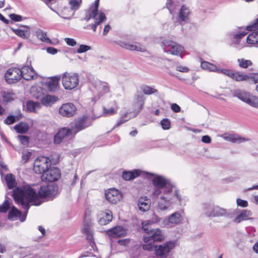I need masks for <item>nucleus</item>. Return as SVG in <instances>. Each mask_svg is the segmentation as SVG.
<instances>
[{
	"instance_id": "1",
	"label": "nucleus",
	"mask_w": 258,
	"mask_h": 258,
	"mask_svg": "<svg viewBox=\"0 0 258 258\" xmlns=\"http://www.w3.org/2000/svg\"><path fill=\"white\" fill-rule=\"evenodd\" d=\"M13 197L16 203L20 204L25 211L24 216H22V212L16 207L13 206L9 212L8 216L11 221H16L19 219L21 222H24L30 206H38L40 204L38 196L30 187H18L14 189Z\"/></svg>"
},
{
	"instance_id": "2",
	"label": "nucleus",
	"mask_w": 258,
	"mask_h": 258,
	"mask_svg": "<svg viewBox=\"0 0 258 258\" xmlns=\"http://www.w3.org/2000/svg\"><path fill=\"white\" fill-rule=\"evenodd\" d=\"M155 187L163 188V194L168 195L174 190V196L181 206L185 205L187 201L186 197L183 196L180 191L175 188V185L170 180L162 176L156 175L152 180Z\"/></svg>"
},
{
	"instance_id": "3",
	"label": "nucleus",
	"mask_w": 258,
	"mask_h": 258,
	"mask_svg": "<svg viewBox=\"0 0 258 258\" xmlns=\"http://www.w3.org/2000/svg\"><path fill=\"white\" fill-rule=\"evenodd\" d=\"M99 0H95L94 5L92 6L87 12L85 20L88 22L92 20L93 22L89 24L91 29L95 32L96 31L97 26L100 24L106 19L104 13L98 12Z\"/></svg>"
},
{
	"instance_id": "4",
	"label": "nucleus",
	"mask_w": 258,
	"mask_h": 258,
	"mask_svg": "<svg viewBox=\"0 0 258 258\" xmlns=\"http://www.w3.org/2000/svg\"><path fill=\"white\" fill-rule=\"evenodd\" d=\"M161 46L164 52L174 55L180 56L184 48L177 42L170 40H164Z\"/></svg>"
},
{
	"instance_id": "5",
	"label": "nucleus",
	"mask_w": 258,
	"mask_h": 258,
	"mask_svg": "<svg viewBox=\"0 0 258 258\" xmlns=\"http://www.w3.org/2000/svg\"><path fill=\"white\" fill-rule=\"evenodd\" d=\"M79 82V76L77 73L65 72L62 75V84L66 90H72L76 88Z\"/></svg>"
},
{
	"instance_id": "6",
	"label": "nucleus",
	"mask_w": 258,
	"mask_h": 258,
	"mask_svg": "<svg viewBox=\"0 0 258 258\" xmlns=\"http://www.w3.org/2000/svg\"><path fill=\"white\" fill-rule=\"evenodd\" d=\"M50 166L51 162L49 158L40 156L34 161L33 170L35 173L42 175Z\"/></svg>"
},
{
	"instance_id": "7",
	"label": "nucleus",
	"mask_w": 258,
	"mask_h": 258,
	"mask_svg": "<svg viewBox=\"0 0 258 258\" xmlns=\"http://www.w3.org/2000/svg\"><path fill=\"white\" fill-rule=\"evenodd\" d=\"M101 115H100V116ZM99 116L100 115L94 114L93 118H91L90 117L86 116H83L82 117L79 118L75 122L74 126L71 127L73 135H75L80 131L90 126L93 120L99 117Z\"/></svg>"
},
{
	"instance_id": "8",
	"label": "nucleus",
	"mask_w": 258,
	"mask_h": 258,
	"mask_svg": "<svg viewBox=\"0 0 258 258\" xmlns=\"http://www.w3.org/2000/svg\"><path fill=\"white\" fill-rule=\"evenodd\" d=\"M60 176V171L58 168L50 167L41 175V178L43 181L52 182L58 180Z\"/></svg>"
},
{
	"instance_id": "9",
	"label": "nucleus",
	"mask_w": 258,
	"mask_h": 258,
	"mask_svg": "<svg viewBox=\"0 0 258 258\" xmlns=\"http://www.w3.org/2000/svg\"><path fill=\"white\" fill-rule=\"evenodd\" d=\"M175 246V243L173 241H168L163 245L155 246L154 247L155 254L161 258H165L169 255L170 251Z\"/></svg>"
},
{
	"instance_id": "10",
	"label": "nucleus",
	"mask_w": 258,
	"mask_h": 258,
	"mask_svg": "<svg viewBox=\"0 0 258 258\" xmlns=\"http://www.w3.org/2000/svg\"><path fill=\"white\" fill-rule=\"evenodd\" d=\"M21 78L20 69L17 68L9 69L5 74V80L9 84L16 83Z\"/></svg>"
},
{
	"instance_id": "11",
	"label": "nucleus",
	"mask_w": 258,
	"mask_h": 258,
	"mask_svg": "<svg viewBox=\"0 0 258 258\" xmlns=\"http://www.w3.org/2000/svg\"><path fill=\"white\" fill-rule=\"evenodd\" d=\"M92 85L95 89L97 96L98 98L102 96L110 91L109 85L105 82L96 80L92 83Z\"/></svg>"
},
{
	"instance_id": "12",
	"label": "nucleus",
	"mask_w": 258,
	"mask_h": 258,
	"mask_svg": "<svg viewBox=\"0 0 258 258\" xmlns=\"http://www.w3.org/2000/svg\"><path fill=\"white\" fill-rule=\"evenodd\" d=\"M57 192L58 188L56 186L53 185H43L40 188L38 194L41 198H51L56 195Z\"/></svg>"
},
{
	"instance_id": "13",
	"label": "nucleus",
	"mask_w": 258,
	"mask_h": 258,
	"mask_svg": "<svg viewBox=\"0 0 258 258\" xmlns=\"http://www.w3.org/2000/svg\"><path fill=\"white\" fill-rule=\"evenodd\" d=\"M147 234L148 236L144 237L145 242H149L150 240L161 241L165 238L164 234L162 231L158 228L151 229Z\"/></svg>"
},
{
	"instance_id": "14",
	"label": "nucleus",
	"mask_w": 258,
	"mask_h": 258,
	"mask_svg": "<svg viewBox=\"0 0 258 258\" xmlns=\"http://www.w3.org/2000/svg\"><path fill=\"white\" fill-rule=\"evenodd\" d=\"M175 203L173 197L170 196V194L168 195L162 196L158 203V208L161 211L167 210L173 203Z\"/></svg>"
},
{
	"instance_id": "15",
	"label": "nucleus",
	"mask_w": 258,
	"mask_h": 258,
	"mask_svg": "<svg viewBox=\"0 0 258 258\" xmlns=\"http://www.w3.org/2000/svg\"><path fill=\"white\" fill-rule=\"evenodd\" d=\"M182 220L181 215L179 212H175L170 215L168 219L164 218L159 224L163 227H170V224H178Z\"/></svg>"
},
{
	"instance_id": "16",
	"label": "nucleus",
	"mask_w": 258,
	"mask_h": 258,
	"mask_svg": "<svg viewBox=\"0 0 258 258\" xmlns=\"http://www.w3.org/2000/svg\"><path fill=\"white\" fill-rule=\"evenodd\" d=\"M105 197L109 202L116 204L122 199V194L118 190L111 188L105 193Z\"/></svg>"
},
{
	"instance_id": "17",
	"label": "nucleus",
	"mask_w": 258,
	"mask_h": 258,
	"mask_svg": "<svg viewBox=\"0 0 258 258\" xmlns=\"http://www.w3.org/2000/svg\"><path fill=\"white\" fill-rule=\"evenodd\" d=\"M76 106L72 103H68L62 104L59 109V113L64 117H72L76 112Z\"/></svg>"
},
{
	"instance_id": "18",
	"label": "nucleus",
	"mask_w": 258,
	"mask_h": 258,
	"mask_svg": "<svg viewBox=\"0 0 258 258\" xmlns=\"http://www.w3.org/2000/svg\"><path fill=\"white\" fill-rule=\"evenodd\" d=\"M220 72L222 74H224L236 81H242L247 80L249 77L247 75L240 74L239 73H234L232 71L228 69H224L223 70L220 71Z\"/></svg>"
},
{
	"instance_id": "19",
	"label": "nucleus",
	"mask_w": 258,
	"mask_h": 258,
	"mask_svg": "<svg viewBox=\"0 0 258 258\" xmlns=\"http://www.w3.org/2000/svg\"><path fill=\"white\" fill-rule=\"evenodd\" d=\"M74 135L72 129L66 127L60 129L54 137V143L59 144L65 138Z\"/></svg>"
},
{
	"instance_id": "20",
	"label": "nucleus",
	"mask_w": 258,
	"mask_h": 258,
	"mask_svg": "<svg viewBox=\"0 0 258 258\" xmlns=\"http://www.w3.org/2000/svg\"><path fill=\"white\" fill-rule=\"evenodd\" d=\"M20 71L21 77L26 80H33L36 77V73L33 69L28 66L22 67Z\"/></svg>"
},
{
	"instance_id": "21",
	"label": "nucleus",
	"mask_w": 258,
	"mask_h": 258,
	"mask_svg": "<svg viewBox=\"0 0 258 258\" xmlns=\"http://www.w3.org/2000/svg\"><path fill=\"white\" fill-rule=\"evenodd\" d=\"M145 99V96L141 92L138 93L135 96L134 106L137 113L134 115L135 116L142 109Z\"/></svg>"
},
{
	"instance_id": "22",
	"label": "nucleus",
	"mask_w": 258,
	"mask_h": 258,
	"mask_svg": "<svg viewBox=\"0 0 258 258\" xmlns=\"http://www.w3.org/2000/svg\"><path fill=\"white\" fill-rule=\"evenodd\" d=\"M119 45L120 46L131 50H136L141 52H145L146 50L144 46L138 43H131L127 42H121Z\"/></svg>"
},
{
	"instance_id": "23",
	"label": "nucleus",
	"mask_w": 258,
	"mask_h": 258,
	"mask_svg": "<svg viewBox=\"0 0 258 258\" xmlns=\"http://www.w3.org/2000/svg\"><path fill=\"white\" fill-rule=\"evenodd\" d=\"M107 234L109 236L115 238L125 236L126 232L125 229L122 227L116 226L108 230Z\"/></svg>"
},
{
	"instance_id": "24",
	"label": "nucleus",
	"mask_w": 258,
	"mask_h": 258,
	"mask_svg": "<svg viewBox=\"0 0 258 258\" xmlns=\"http://www.w3.org/2000/svg\"><path fill=\"white\" fill-rule=\"evenodd\" d=\"M33 96L36 98H40L41 101V103L46 106H51L53 103H54L57 100L56 97L50 95L43 96L42 97H40V95H33Z\"/></svg>"
},
{
	"instance_id": "25",
	"label": "nucleus",
	"mask_w": 258,
	"mask_h": 258,
	"mask_svg": "<svg viewBox=\"0 0 258 258\" xmlns=\"http://www.w3.org/2000/svg\"><path fill=\"white\" fill-rule=\"evenodd\" d=\"M252 216V213L250 210H243L238 214L234 219V222L239 223L242 221L250 220L252 218H250Z\"/></svg>"
},
{
	"instance_id": "26",
	"label": "nucleus",
	"mask_w": 258,
	"mask_h": 258,
	"mask_svg": "<svg viewBox=\"0 0 258 258\" xmlns=\"http://www.w3.org/2000/svg\"><path fill=\"white\" fill-rule=\"evenodd\" d=\"M224 139L232 143L240 144L250 141L249 138L241 137L239 135H229L224 137Z\"/></svg>"
},
{
	"instance_id": "27",
	"label": "nucleus",
	"mask_w": 258,
	"mask_h": 258,
	"mask_svg": "<svg viewBox=\"0 0 258 258\" xmlns=\"http://www.w3.org/2000/svg\"><path fill=\"white\" fill-rule=\"evenodd\" d=\"M59 80L60 78L53 77L48 79L45 84L49 91H54L57 89Z\"/></svg>"
},
{
	"instance_id": "28",
	"label": "nucleus",
	"mask_w": 258,
	"mask_h": 258,
	"mask_svg": "<svg viewBox=\"0 0 258 258\" xmlns=\"http://www.w3.org/2000/svg\"><path fill=\"white\" fill-rule=\"evenodd\" d=\"M201 67L202 69L209 71L216 72L219 74H221L220 71L223 70L224 69H221L218 68L214 64L211 63L206 61H202L201 63Z\"/></svg>"
},
{
	"instance_id": "29",
	"label": "nucleus",
	"mask_w": 258,
	"mask_h": 258,
	"mask_svg": "<svg viewBox=\"0 0 258 258\" xmlns=\"http://www.w3.org/2000/svg\"><path fill=\"white\" fill-rule=\"evenodd\" d=\"M150 201L147 197L141 198L138 202V208L140 211L146 212L150 208Z\"/></svg>"
},
{
	"instance_id": "30",
	"label": "nucleus",
	"mask_w": 258,
	"mask_h": 258,
	"mask_svg": "<svg viewBox=\"0 0 258 258\" xmlns=\"http://www.w3.org/2000/svg\"><path fill=\"white\" fill-rule=\"evenodd\" d=\"M190 11L189 7L186 5H182L179 12V18L180 21H185L189 19Z\"/></svg>"
},
{
	"instance_id": "31",
	"label": "nucleus",
	"mask_w": 258,
	"mask_h": 258,
	"mask_svg": "<svg viewBox=\"0 0 258 258\" xmlns=\"http://www.w3.org/2000/svg\"><path fill=\"white\" fill-rule=\"evenodd\" d=\"M141 171L134 170L132 171H124L122 173V177L125 180H132L141 174Z\"/></svg>"
},
{
	"instance_id": "32",
	"label": "nucleus",
	"mask_w": 258,
	"mask_h": 258,
	"mask_svg": "<svg viewBox=\"0 0 258 258\" xmlns=\"http://www.w3.org/2000/svg\"><path fill=\"white\" fill-rule=\"evenodd\" d=\"M249 26H247L248 27ZM247 30L250 31L248 30V28H247ZM257 30H251L252 32L249 34L246 38V41L247 43L251 44H254L258 43V31Z\"/></svg>"
},
{
	"instance_id": "33",
	"label": "nucleus",
	"mask_w": 258,
	"mask_h": 258,
	"mask_svg": "<svg viewBox=\"0 0 258 258\" xmlns=\"http://www.w3.org/2000/svg\"><path fill=\"white\" fill-rule=\"evenodd\" d=\"M250 93L241 90H236L233 92V96L245 102Z\"/></svg>"
},
{
	"instance_id": "34",
	"label": "nucleus",
	"mask_w": 258,
	"mask_h": 258,
	"mask_svg": "<svg viewBox=\"0 0 258 258\" xmlns=\"http://www.w3.org/2000/svg\"><path fill=\"white\" fill-rule=\"evenodd\" d=\"M104 214L105 215L98 220L99 224L101 225L107 224L108 223L111 222L112 219V214L110 211H105Z\"/></svg>"
},
{
	"instance_id": "35",
	"label": "nucleus",
	"mask_w": 258,
	"mask_h": 258,
	"mask_svg": "<svg viewBox=\"0 0 258 258\" xmlns=\"http://www.w3.org/2000/svg\"><path fill=\"white\" fill-rule=\"evenodd\" d=\"M50 8L52 11L56 13L58 16L64 19H70L74 14V12L66 7L63 8V11H62L60 13H58L54 11L51 7H50Z\"/></svg>"
},
{
	"instance_id": "36",
	"label": "nucleus",
	"mask_w": 258,
	"mask_h": 258,
	"mask_svg": "<svg viewBox=\"0 0 258 258\" xmlns=\"http://www.w3.org/2000/svg\"><path fill=\"white\" fill-rule=\"evenodd\" d=\"M6 184L9 189H12L16 186L17 182L15 176L12 174H8L5 176Z\"/></svg>"
},
{
	"instance_id": "37",
	"label": "nucleus",
	"mask_w": 258,
	"mask_h": 258,
	"mask_svg": "<svg viewBox=\"0 0 258 258\" xmlns=\"http://www.w3.org/2000/svg\"><path fill=\"white\" fill-rule=\"evenodd\" d=\"M12 30L17 35L23 39H27L30 36V31L29 29L23 30L12 28Z\"/></svg>"
},
{
	"instance_id": "38",
	"label": "nucleus",
	"mask_w": 258,
	"mask_h": 258,
	"mask_svg": "<svg viewBox=\"0 0 258 258\" xmlns=\"http://www.w3.org/2000/svg\"><path fill=\"white\" fill-rule=\"evenodd\" d=\"M213 211L214 212L213 217H226L228 215V213L226 209L215 206Z\"/></svg>"
},
{
	"instance_id": "39",
	"label": "nucleus",
	"mask_w": 258,
	"mask_h": 258,
	"mask_svg": "<svg viewBox=\"0 0 258 258\" xmlns=\"http://www.w3.org/2000/svg\"><path fill=\"white\" fill-rule=\"evenodd\" d=\"M214 205L206 204L203 205V211L204 214L208 217H213Z\"/></svg>"
},
{
	"instance_id": "40",
	"label": "nucleus",
	"mask_w": 258,
	"mask_h": 258,
	"mask_svg": "<svg viewBox=\"0 0 258 258\" xmlns=\"http://www.w3.org/2000/svg\"><path fill=\"white\" fill-rule=\"evenodd\" d=\"M26 106L29 111L34 112H36L41 107V104L39 102L33 101H28Z\"/></svg>"
},
{
	"instance_id": "41",
	"label": "nucleus",
	"mask_w": 258,
	"mask_h": 258,
	"mask_svg": "<svg viewBox=\"0 0 258 258\" xmlns=\"http://www.w3.org/2000/svg\"><path fill=\"white\" fill-rule=\"evenodd\" d=\"M36 35L38 39L41 41L46 42L48 43H51V40L47 37L46 33L44 32L41 29H38L36 31Z\"/></svg>"
},
{
	"instance_id": "42",
	"label": "nucleus",
	"mask_w": 258,
	"mask_h": 258,
	"mask_svg": "<svg viewBox=\"0 0 258 258\" xmlns=\"http://www.w3.org/2000/svg\"><path fill=\"white\" fill-rule=\"evenodd\" d=\"M245 103L253 107L258 108V97L250 93Z\"/></svg>"
},
{
	"instance_id": "43",
	"label": "nucleus",
	"mask_w": 258,
	"mask_h": 258,
	"mask_svg": "<svg viewBox=\"0 0 258 258\" xmlns=\"http://www.w3.org/2000/svg\"><path fill=\"white\" fill-rule=\"evenodd\" d=\"M14 129L19 133L24 134L28 131L29 126L27 123L21 122L16 124L14 126Z\"/></svg>"
},
{
	"instance_id": "44",
	"label": "nucleus",
	"mask_w": 258,
	"mask_h": 258,
	"mask_svg": "<svg viewBox=\"0 0 258 258\" xmlns=\"http://www.w3.org/2000/svg\"><path fill=\"white\" fill-rule=\"evenodd\" d=\"M82 231L84 234L88 233L93 231L91 221L89 218L87 219L86 214L85 215V219L84 221Z\"/></svg>"
},
{
	"instance_id": "45",
	"label": "nucleus",
	"mask_w": 258,
	"mask_h": 258,
	"mask_svg": "<svg viewBox=\"0 0 258 258\" xmlns=\"http://www.w3.org/2000/svg\"><path fill=\"white\" fill-rule=\"evenodd\" d=\"M4 101L6 102H9L13 100L15 97V94L12 92H4L2 94Z\"/></svg>"
},
{
	"instance_id": "46",
	"label": "nucleus",
	"mask_w": 258,
	"mask_h": 258,
	"mask_svg": "<svg viewBox=\"0 0 258 258\" xmlns=\"http://www.w3.org/2000/svg\"><path fill=\"white\" fill-rule=\"evenodd\" d=\"M82 3V0H69V4L70 6V10L75 11L78 10Z\"/></svg>"
},
{
	"instance_id": "47",
	"label": "nucleus",
	"mask_w": 258,
	"mask_h": 258,
	"mask_svg": "<svg viewBox=\"0 0 258 258\" xmlns=\"http://www.w3.org/2000/svg\"><path fill=\"white\" fill-rule=\"evenodd\" d=\"M238 62L240 67L242 68H247L252 65V62L249 60L244 59L243 58L238 59Z\"/></svg>"
},
{
	"instance_id": "48",
	"label": "nucleus",
	"mask_w": 258,
	"mask_h": 258,
	"mask_svg": "<svg viewBox=\"0 0 258 258\" xmlns=\"http://www.w3.org/2000/svg\"><path fill=\"white\" fill-rule=\"evenodd\" d=\"M142 90L144 94L151 95L157 92V90L149 86H144L142 88Z\"/></svg>"
},
{
	"instance_id": "49",
	"label": "nucleus",
	"mask_w": 258,
	"mask_h": 258,
	"mask_svg": "<svg viewBox=\"0 0 258 258\" xmlns=\"http://www.w3.org/2000/svg\"><path fill=\"white\" fill-rule=\"evenodd\" d=\"M19 119L20 117L18 116L9 115L4 120V122L6 124H12L15 122L16 121L18 120Z\"/></svg>"
},
{
	"instance_id": "50",
	"label": "nucleus",
	"mask_w": 258,
	"mask_h": 258,
	"mask_svg": "<svg viewBox=\"0 0 258 258\" xmlns=\"http://www.w3.org/2000/svg\"><path fill=\"white\" fill-rule=\"evenodd\" d=\"M117 112V109L112 107L106 109L105 107H103L102 114L104 116H110L115 114Z\"/></svg>"
},
{
	"instance_id": "51",
	"label": "nucleus",
	"mask_w": 258,
	"mask_h": 258,
	"mask_svg": "<svg viewBox=\"0 0 258 258\" xmlns=\"http://www.w3.org/2000/svg\"><path fill=\"white\" fill-rule=\"evenodd\" d=\"M11 203L8 200H5L3 204L0 205V212L6 213L10 208Z\"/></svg>"
},
{
	"instance_id": "52",
	"label": "nucleus",
	"mask_w": 258,
	"mask_h": 258,
	"mask_svg": "<svg viewBox=\"0 0 258 258\" xmlns=\"http://www.w3.org/2000/svg\"><path fill=\"white\" fill-rule=\"evenodd\" d=\"M127 115L128 113H126L124 116H122L119 120H118L117 122L116 123V124L113 126V129L115 128V127H118L119 126H120V125H121L122 124L129 120L131 118V117H129L127 119H125V117H127Z\"/></svg>"
},
{
	"instance_id": "53",
	"label": "nucleus",
	"mask_w": 258,
	"mask_h": 258,
	"mask_svg": "<svg viewBox=\"0 0 258 258\" xmlns=\"http://www.w3.org/2000/svg\"><path fill=\"white\" fill-rule=\"evenodd\" d=\"M162 220L163 219L160 218L157 215H154L150 220H146L144 224H148V223H149L150 222H151L152 224H153L155 223H159L161 221V223L162 222Z\"/></svg>"
},
{
	"instance_id": "54",
	"label": "nucleus",
	"mask_w": 258,
	"mask_h": 258,
	"mask_svg": "<svg viewBox=\"0 0 258 258\" xmlns=\"http://www.w3.org/2000/svg\"><path fill=\"white\" fill-rule=\"evenodd\" d=\"M18 138L23 145L27 146L29 144V138L28 137L24 135H19L18 136Z\"/></svg>"
},
{
	"instance_id": "55",
	"label": "nucleus",
	"mask_w": 258,
	"mask_h": 258,
	"mask_svg": "<svg viewBox=\"0 0 258 258\" xmlns=\"http://www.w3.org/2000/svg\"><path fill=\"white\" fill-rule=\"evenodd\" d=\"M160 124L162 128L164 130H169L170 127V121L167 118L162 119L160 122Z\"/></svg>"
},
{
	"instance_id": "56",
	"label": "nucleus",
	"mask_w": 258,
	"mask_h": 258,
	"mask_svg": "<svg viewBox=\"0 0 258 258\" xmlns=\"http://www.w3.org/2000/svg\"><path fill=\"white\" fill-rule=\"evenodd\" d=\"M91 49V47L89 45L81 44L77 50V52L78 53H82L90 50Z\"/></svg>"
},
{
	"instance_id": "57",
	"label": "nucleus",
	"mask_w": 258,
	"mask_h": 258,
	"mask_svg": "<svg viewBox=\"0 0 258 258\" xmlns=\"http://www.w3.org/2000/svg\"><path fill=\"white\" fill-rule=\"evenodd\" d=\"M85 234L86 235V238L90 242V245L92 247H93L94 245H95V243L93 241L94 238L93 231Z\"/></svg>"
},
{
	"instance_id": "58",
	"label": "nucleus",
	"mask_w": 258,
	"mask_h": 258,
	"mask_svg": "<svg viewBox=\"0 0 258 258\" xmlns=\"http://www.w3.org/2000/svg\"><path fill=\"white\" fill-rule=\"evenodd\" d=\"M247 33L245 31H239L237 33H233V37L235 39H240L246 35Z\"/></svg>"
},
{
	"instance_id": "59",
	"label": "nucleus",
	"mask_w": 258,
	"mask_h": 258,
	"mask_svg": "<svg viewBox=\"0 0 258 258\" xmlns=\"http://www.w3.org/2000/svg\"><path fill=\"white\" fill-rule=\"evenodd\" d=\"M156 188L153 191L152 195L154 197H158L161 193H163V188L155 187Z\"/></svg>"
},
{
	"instance_id": "60",
	"label": "nucleus",
	"mask_w": 258,
	"mask_h": 258,
	"mask_svg": "<svg viewBox=\"0 0 258 258\" xmlns=\"http://www.w3.org/2000/svg\"><path fill=\"white\" fill-rule=\"evenodd\" d=\"M236 203L237 206L241 207H247L248 206V203L246 201L241 200L240 199H237Z\"/></svg>"
},
{
	"instance_id": "61",
	"label": "nucleus",
	"mask_w": 258,
	"mask_h": 258,
	"mask_svg": "<svg viewBox=\"0 0 258 258\" xmlns=\"http://www.w3.org/2000/svg\"><path fill=\"white\" fill-rule=\"evenodd\" d=\"M9 16L10 18L15 22H20L22 20L21 16L15 14H11Z\"/></svg>"
},
{
	"instance_id": "62",
	"label": "nucleus",
	"mask_w": 258,
	"mask_h": 258,
	"mask_svg": "<svg viewBox=\"0 0 258 258\" xmlns=\"http://www.w3.org/2000/svg\"><path fill=\"white\" fill-rule=\"evenodd\" d=\"M146 222V221L142 222V229L143 230L147 233L148 234L151 228H150V226L152 225V223L150 222L149 223H148V224H144Z\"/></svg>"
},
{
	"instance_id": "63",
	"label": "nucleus",
	"mask_w": 258,
	"mask_h": 258,
	"mask_svg": "<svg viewBox=\"0 0 258 258\" xmlns=\"http://www.w3.org/2000/svg\"><path fill=\"white\" fill-rule=\"evenodd\" d=\"M64 41L68 45L71 46H74L77 44L76 41L73 38H66Z\"/></svg>"
},
{
	"instance_id": "64",
	"label": "nucleus",
	"mask_w": 258,
	"mask_h": 258,
	"mask_svg": "<svg viewBox=\"0 0 258 258\" xmlns=\"http://www.w3.org/2000/svg\"><path fill=\"white\" fill-rule=\"evenodd\" d=\"M176 70L177 71L182 72V73H187L189 71V69L185 66H182L180 64H177L176 66Z\"/></svg>"
}]
</instances>
